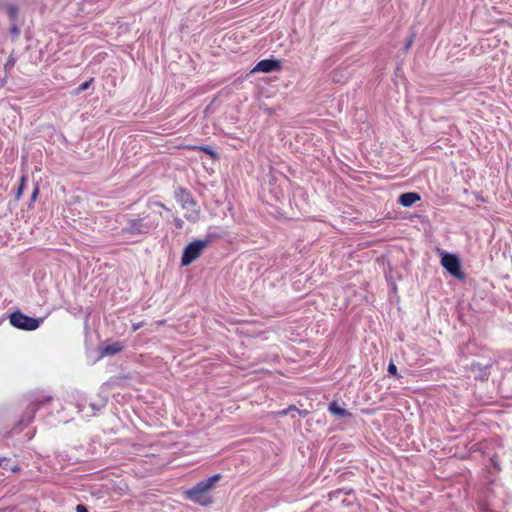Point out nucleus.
<instances>
[{
	"mask_svg": "<svg viewBox=\"0 0 512 512\" xmlns=\"http://www.w3.org/2000/svg\"><path fill=\"white\" fill-rule=\"evenodd\" d=\"M221 478V474H215L206 480L200 481L191 489L186 490L184 496L201 506H210L213 503L210 492L215 488Z\"/></svg>",
	"mask_w": 512,
	"mask_h": 512,
	"instance_id": "obj_1",
	"label": "nucleus"
},
{
	"mask_svg": "<svg viewBox=\"0 0 512 512\" xmlns=\"http://www.w3.org/2000/svg\"><path fill=\"white\" fill-rule=\"evenodd\" d=\"M210 243L209 239L195 240L188 244L182 254L181 264L188 266L193 263Z\"/></svg>",
	"mask_w": 512,
	"mask_h": 512,
	"instance_id": "obj_2",
	"label": "nucleus"
},
{
	"mask_svg": "<svg viewBox=\"0 0 512 512\" xmlns=\"http://www.w3.org/2000/svg\"><path fill=\"white\" fill-rule=\"evenodd\" d=\"M41 320L24 315L21 312H14L10 315V323L19 329L35 330L39 327Z\"/></svg>",
	"mask_w": 512,
	"mask_h": 512,
	"instance_id": "obj_3",
	"label": "nucleus"
},
{
	"mask_svg": "<svg viewBox=\"0 0 512 512\" xmlns=\"http://www.w3.org/2000/svg\"><path fill=\"white\" fill-rule=\"evenodd\" d=\"M442 266L454 277L462 280L464 274L460 269V261L454 254H445L441 259Z\"/></svg>",
	"mask_w": 512,
	"mask_h": 512,
	"instance_id": "obj_4",
	"label": "nucleus"
},
{
	"mask_svg": "<svg viewBox=\"0 0 512 512\" xmlns=\"http://www.w3.org/2000/svg\"><path fill=\"white\" fill-rule=\"evenodd\" d=\"M154 225L144 223V219H129L127 224L122 228L124 234H143L148 233Z\"/></svg>",
	"mask_w": 512,
	"mask_h": 512,
	"instance_id": "obj_5",
	"label": "nucleus"
},
{
	"mask_svg": "<svg viewBox=\"0 0 512 512\" xmlns=\"http://www.w3.org/2000/svg\"><path fill=\"white\" fill-rule=\"evenodd\" d=\"M182 208L184 210V217L190 222H196L199 219V207H197L192 199L185 200L182 204Z\"/></svg>",
	"mask_w": 512,
	"mask_h": 512,
	"instance_id": "obj_6",
	"label": "nucleus"
},
{
	"mask_svg": "<svg viewBox=\"0 0 512 512\" xmlns=\"http://www.w3.org/2000/svg\"><path fill=\"white\" fill-rule=\"evenodd\" d=\"M280 68V62L275 59H265L261 60L257 63V65L254 67L252 72H272L275 70H278Z\"/></svg>",
	"mask_w": 512,
	"mask_h": 512,
	"instance_id": "obj_7",
	"label": "nucleus"
},
{
	"mask_svg": "<svg viewBox=\"0 0 512 512\" xmlns=\"http://www.w3.org/2000/svg\"><path fill=\"white\" fill-rule=\"evenodd\" d=\"M420 200V195L414 192L403 193L399 196V203L404 207H410Z\"/></svg>",
	"mask_w": 512,
	"mask_h": 512,
	"instance_id": "obj_8",
	"label": "nucleus"
},
{
	"mask_svg": "<svg viewBox=\"0 0 512 512\" xmlns=\"http://www.w3.org/2000/svg\"><path fill=\"white\" fill-rule=\"evenodd\" d=\"M123 344L121 342H114L108 345H105L101 349V356H112L116 353H119L123 350Z\"/></svg>",
	"mask_w": 512,
	"mask_h": 512,
	"instance_id": "obj_9",
	"label": "nucleus"
},
{
	"mask_svg": "<svg viewBox=\"0 0 512 512\" xmlns=\"http://www.w3.org/2000/svg\"><path fill=\"white\" fill-rule=\"evenodd\" d=\"M329 411L337 416V417H349L351 416V413L349 411H347L346 409L340 407L336 402H332L330 405H329Z\"/></svg>",
	"mask_w": 512,
	"mask_h": 512,
	"instance_id": "obj_10",
	"label": "nucleus"
},
{
	"mask_svg": "<svg viewBox=\"0 0 512 512\" xmlns=\"http://www.w3.org/2000/svg\"><path fill=\"white\" fill-rule=\"evenodd\" d=\"M191 148H192V149H199V150H201V151H203V152L207 153L208 155H210L213 159H216V158H217V153H216V152H215L211 147H209V146H206V145H204V146H199V147H197V146H193V147H191Z\"/></svg>",
	"mask_w": 512,
	"mask_h": 512,
	"instance_id": "obj_11",
	"label": "nucleus"
},
{
	"mask_svg": "<svg viewBox=\"0 0 512 512\" xmlns=\"http://www.w3.org/2000/svg\"><path fill=\"white\" fill-rule=\"evenodd\" d=\"M25 181H26V176H22L21 177V182H20V185L18 187V190H17V193H16V198L19 199L23 193V190H24V187H25Z\"/></svg>",
	"mask_w": 512,
	"mask_h": 512,
	"instance_id": "obj_12",
	"label": "nucleus"
},
{
	"mask_svg": "<svg viewBox=\"0 0 512 512\" xmlns=\"http://www.w3.org/2000/svg\"><path fill=\"white\" fill-rule=\"evenodd\" d=\"M388 372L396 377H398V373H397V367L394 363H390L388 365Z\"/></svg>",
	"mask_w": 512,
	"mask_h": 512,
	"instance_id": "obj_13",
	"label": "nucleus"
},
{
	"mask_svg": "<svg viewBox=\"0 0 512 512\" xmlns=\"http://www.w3.org/2000/svg\"><path fill=\"white\" fill-rule=\"evenodd\" d=\"M292 410H296V407L295 406H290L288 409H285V410H282V411H278L276 413L277 416H285L287 415L290 411Z\"/></svg>",
	"mask_w": 512,
	"mask_h": 512,
	"instance_id": "obj_14",
	"label": "nucleus"
},
{
	"mask_svg": "<svg viewBox=\"0 0 512 512\" xmlns=\"http://www.w3.org/2000/svg\"><path fill=\"white\" fill-rule=\"evenodd\" d=\"M90 82H91V81H86V82L82 83V84L78 87V91H79V92H81V91L86 90V89L89 87Z\"/></svg>",
	"mask_w": 512,
	"mask_h": 512,
	"instance_id": "obj_15",
	"label": "nucleus"
},
{
	"mask_svg": "<svg viewBox=\"0 0 512 512\" xmlns=\"http://www.w3.org/2000/svg\"><path fill=\"white\" fill-rule=\"evenodd\" d=\"M413 40H414V36L412 35V36L409 37V39L407 40V42L405 44V50L406 51L411 47V45L413 43Z\"/></svg>",
	"mask_w": 512,
	"mask_h": 512,
	"instance_id": "obj_16",
	"label": "nucleus"
},
{
	"mask_svg": "<svg viewBox=\"0 0 512 512\" xmlns=\"http://www.w3.org/2000/svg\"><path fill=\"white\" fill-rule=\"evenodd\" d=\"M76 512H88V510L84 505L79 504L76 506Z\"/></svg>",
	"mask_w": 512,
	"mask_h": 512,
	"instance_id": "obj_17",
	"label": "nucleus"
},
{
	"mask_svg": "<svg viewBox=\"0 0 512 512\" xmlns=\"http://www.w3.org/2000/svg\"><path fill=\"white\" fill-rule=\"evenodd\" d=\"M38 193H39V188H38V186H36V187L34 188L33 193H32V197H31V198H32V200H35V199H36V197H37Z\"/></svg>",
	"mask_w": 512,
	"mask_h": 512,
	"instance_id": "obj_18",
	"label": "nucleus"
},
{
	"mask_svg": "<svg viewBox=\"0 0 512 512\" xmlns=\"http://www.w3.org/2000/svg\"><path fill=\"white\" fill-rule=\"evenodd\" d=\"M143 326L142 322H139L137 324H133V331H137L139 328Z\"/></svg>",
	"mask_w": 512,
	"mask_h": 512,
	"instance_id": "obj_19",
	"label": "nucleus"
},
{
	"mask_svg": "<svg viewBox=\"0 0 512 512\" xmlns=\"http://www.w3.org/2000/svg\"><path fill=\"white\" fill-rule=\"evenodd\" d=\"M182 220L181 219H175V225L178 227V228H182Z\"/></svg>",
	"mask_w": 512,
	"mask_h": 512,
	"instance_id": "obj_20",
	"label": "nucleus"
}]
</instances>
